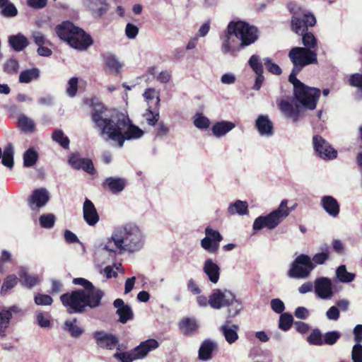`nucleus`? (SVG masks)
Listing matches in <instances>:
<instances>
[{
  "label": "nucleus",
  "mask_w": 362,
  "mask_h": 362,
  "mask_svg": "<svg viewBox=\"0 0 362 362\" xmlns=\"http://www.w3.org/2000/svg\"><path fill=\"white\" fill-rule=\"evenodd\" d=\"M90 105L93 107L92 120L105 141H111L121 148L126 140L137 139L144 135L143 130L133 124L128 117L112 114L95 99L90 101Z\"/></svg>",
  "instance_id": "nucleus-1"
},
{
  "label": "nucleus",
  "mask_w": 362,
  "mask_h": 362,
  "mask_svg": "<svg viewBox=\"0 0 362 362\" xmlns=\"http://www.w3.org/2000/svg\"><path fill=\"white\" fill-rule=\"evenodd\" d=\"M288 57L293 64L288 80L293 85L296 99L303 107L313 110L316 107L320 90L305 86L296 78V75L303 67L317 62V52L314 49L296 47L290 50Z\"/></svg>",
  "instance_id": "nucleus-2"
},
{
  "label": "nucleus",
  "mask_w": 362,
  "mask_h": 362,
  "mask_svg": "<svg viewBox=\"0 0 362 362\" xmlns=\"http://www.w3.org/2000/svg\"><path fill=\"white\" fill-rule=\"evenodd\" d=\"M110 238L119 254L137 252L142 249L145 243L143 231L134 223H127L115 228Z\"/></svg>",
  "instance_id": "nucleus-3"
},
{
  "label": "nucleus",
  "mask_w": 362,
  "mask_h": 362,
  "mask_svg": "<svg viewBox=\"0 0 362 362\" xmlns=\"http://www.w3.org/2000/svg\"><path fill=\"white\" fill-rule=\"evenodd\" d=\"M103 293L98 289L76 290L61 296L60 300L69 314L81 313L86 308L98 307Z\"/></svg>",
  "instance_id": "nucleus-4"
},
{
  "label": "nucleus",
  "mask_w": 362,
  "mask_h": 362,
  "mask_svg": "<svg viewBox=\"0 0 362 362\" xmlns=\"http://www.w3.org/2000/svg\"><path fill=\"white\" fill-rule=\"evenodd\" d=\"M209 305L214 309L229 306L228 315L232 317L238 315L242 310L240 301L237 300L233 293L228 290H214L209 297Z\"/></svg>",
  "instance_id": "nucleus-5"
},
{
  "label": "nucleus",
  "mask_w": 362,
  "mask_h": 362,
  "mask_svg": "<svg viewBox=\"0 0 362 362\" xmlns=\"http://www.w3.org/2000/svg\"><path fill=\"white\" fill-rule=\"evenodd\" d=\"M288 200L283 199L277 209L267 216H261L257 218L253 223V230H259L263 228L273 229L276 228L291 211L288 207Z\"/></svg>",
  "instance_id": "nucleus-6"
},
{
  "label": "nucleus",
  "mask_w": 362,
  "mask_h": 362,
  "mask_svg": "<svg viewBox=\"0 0 362 362\" xmlns=\"http://www.w3.org/2000/svg\"><path fill=\"white\" fill-rule=\"evenodd\" d=\"M228 30L230 33H233L244 47L254 43L258 38L257 29L242 21L230 22Z\"/></svg>",
  "instance_id": "nucleus-7"
},
{
  "label": "nucleus",
  "mask_w": 362,
  "mask_h": 362,
  "mask_svg": "<svg viewBox=\"0 0 362 362\" xmlns=\"http://www.w3.org/2000/svg\"><path fill=\"white\" fill-rule=\"evenodd\" d=\"M316 23L314 15L308 11L299 8L293 12L291 19V28L298 35L306 33L308 27H313Z\"/></svg>",
  "instance_id": "nucleus-8"
},
{
  "label": "nucleus",
  "mask_w": 362,
  "mask_h": 362,
  "mask_svg": "<svg viewBox=\"0 0 362 362\" xmlns=\"http://www.w3.org/2000/svg\"><path fill=\"white\" fill-rule=\"evenodd\" d=\"M315 268L311 258L307 255L298 256L292 263L288 275L291 278L305 279Z\"/></svg>",
  "instance_id": "nucleus-9"
},
{
  "label": "nucleus",
  "mask_w": 362,
  "mask_h": 362,
  "mask_svg": "<svg viewBox=\"0 0 362 362\" xmlns=\"http://www.w3.org/2000/svg\"><path fill=\"white\" fill-rule=\"evenodd\" d=\"M118 253L110 238L105 243L100 245L95 249L93 258L97 266L101 267L107 263L110 258L115 257Z\"/></svg>",
  "instance_id": "nucleus-10"
},
{
  "label": "nucleus",
  "mask_w": 362,
  "mask_h": 362,
  "mask_svg": "<svg viewBox=\"0 0 362 362\" xmlns=\"http://www.w3.org/2000/svg\"><path fill=\"white\" fill-rule=\"evenodd\" d=\"M206 236L201 240V246L211 253H216L219 247V243L223 237L220 233L208 226L205 229Z\"/></svg>",
  "instance_id": "nucleus-11"
},
{
  "label": "nucleus",
  "mask_w": 362,
  "mask_h": 362,
  "mask_svg": "<svg viewBox=\"0 0 362 362\" xmlns=\"http://www.w3.org/2000/svg\"><path fill=\"white\" fill-rule=\"evenodd\" d=\"M314 290L316 296L321 299H330L336 291L332 281L327 277H319L315 280Z\"/></svg>",
  "instance_id": "nucleus-12"
},
{
  "label": "nucleus",
  "mask_w": 362,
  "mask_h": 362,
  "mask_svg": "<svg viewBox=\"0 0 362 362\" xmlns=\"http://www.w3.org/2000/svg\"><path fill=\"white\" fill-rule=\"evenodd\" d=\"M313 146L318 156L325 160L337 158V151L334 150L323 138L315 136L313 139Z\"/></svg>",
  "instance_id": "nucleus-13"
},
{
  "label": "nucleus",
  "mask_w": 362,
  "mask_h": 362,
  "mask_svg": "<svg viewBox=\"0 0 362 362\" xmlns=\"http://www.w3.org/2000/svg\"><path fill=\"white\" fill-rule=\"evenodd\" d=\"M74 30L67 42L74 49L79 50L86 49L92 44L90 37L78 27H75Z\"/></svg>",
  "instance_id": "nucleus-14"
},
{
  "label": "nucleus",
  "mask_w": 362,
  "mask_h": 362,
  "mask_svg": "<svg viewBox=\"0 0 362 362\" xmlns=\"http://www.w3.org/2000/svg\"><path fill=\"white\" fill-rule=\"evenodd\" d=\"M93 338L97 345L102 349L112 350L117 348L119 349L118 339L112 334L104 331H97L93 333Z\"/></svg>",
  "instance_id": "nucleus-15"
},
{
  "label": "nucleus",
  "mask_w": 362,
  "mask_h": 362,
  "mask_svg": "<svg viewBox=\"0 0 362 362\" xmlns=\"http://www.w3.org/2000/svg\"><path fill=\"white\" fill-rule=\"evenodd\" d=\"M49 199L48 191L45 188L34 190L28 199V203L32 210H38L45 206Z\"/></svg>",
  "instance_id": "nucleus-16"
},
{
  "label": "nucleus",
  "mask_w": 362,
  "mask_h": 362,
  "mask_svg": "<svg viewBox=\"0 0 362 362\" xmlns=\"http://www.w3.org/2000/svg\"><path fill=\"white\" fill-rule=\"evenodd\" d=\"M243 47L241 43L236 40L233 33H230L228 30L221 37V51L226 54L234 56Z\"/></svg>",
  "instance_id": "nucleus-17"
},
{
  "label": "nucleus",
  "mask_w": 362,
  "mask_h": 362,
  "mask_svg": "<svg viewBox=\"0 0 362 362\" xmlns=\"http://www.w3.org/2000/svg\"><path fill=\"white\" fill-rule=\"evenodd\" d=\"M83 214L84 220L90 226H95L99 221V215L94 204L87 198L83 203Z\"/></svg>",
  "instance_id": "nucleus-18"
},
{
  "label": "nucleus",
  "mask_w": 362,
  "mask_h": 362,
  "mask_svg": "<svg viewBox=\"0 0 362 362\" xmlns=\"http://www.w3.org/2000/svg\"><path fill=\"white\" fill-rule=\"evenodd\" d=\"M203 272L211 283L216 284L218 281L221 269L212 259H206L204 261Z\"/></svg>",
  "instance_id": "nucleus-19"
},
{
  "label": "nucleus",
  "mask_w": 362,
  "mask_h": 362,
  "mask_svg": "<svg viewBox=\"0 0 362 362\" xmlns=\"http://www.w3.org/2000/svg\"><path fill=\"white\" fill-rule=\"evenodd\" d=\"M114 306L117 309V314L119 315V321L126 323L128 320H132L134 317L131 307L125 304L123 300L117 298L114 301Z\"/></svg>",
  "instance_id": "nucleus-20"
},
{
  "label": "nucleus",
  "mask_w": 362,
  "mask_h": 362,
  "mask_svg": "<svg viewBox=\"0 0 362 362\" xmlns=\"http://www.w3.org/2000/svg\"><path fill=\"white\" fill-rule=\"evenodd\" d=\"M159 346V343L154 339H148L142 341L139 346L134 348V352H136L139 359L144 358L149 352L156 349Z\"/></svg>",
  "instance_id": "nucleus-21"
},
{
  "label": "nucleus",
  "mask_w": 362,
  "mask_h": 362,
  "mask_svg": "<svg viewBox=\"0 0 362 362\" xmlns=\"http://www.w3.org/2000/svg\"><path fill=\"white\" fill-rule=\"evenodd\" d=\"M255 126L262 136H271L274 134L273 124L267 115H259L256 119Z\"/></svg>",
  "instance_id": "nucleus-22"
},
{
  "label": "nucleus",
  "mask_w": 362,
  "mask_h": 362,
  "mask_svg": "<svg viewBox=\"0 0 362 362\" xmlns=\"http://www.w3.org/2000/svg\"><path fill=\"white\" fill-rule=\"evenodd\" d=\"M278 106L280 110L288 117L293 118V121H296L300 112V107L286 99H281L278 102Z\"/></svg>",
  "instance_id": "nucleus-23"
},
{
  "label": "nucleus",
  "mask_w": 362,
  "mask_h": 362,
  "mask_svg": "<svg viewBox=\"0 0 362 362\" xmlns=\"http://www.w3.org/2000/svg\"><path fill=\"white\" fill-rule=\"evenodd\" d=\"M238 325L232 324L230 321L226 322L221 327V331L223 333L226 341L230 344L235 342L238 340Z\"/></svg>",
  "instance_id": "nucleus-24"
},
{
  "label": "nucleus",
  "mask_w": 362,
  "mask_h": 362,
  "mask_svg": "<svg viewBox=\"0 0 362 362\" xmlns=\"http://www.w3.org/2000/svg\"><path fill=\"white\" fill-rule=\"evenodd\" d=\"M235 127V123L223 120L214 123L211 127V132L214 136L220 138L230 132Z\"/></svg>",
  "instance_id": "nucleus-25"
},
{
  "label": "nucleus",
  "mask_w": 362,
  "mask_h": 362,
  "mask_svg": "<svg viewBox=\"0 0 362 362\" xmlns=\"http://www.w3.org/2000/svg\"><path fill=\"white\" fill-rule=\"evenodd\" d=\"M321 204L327 213L333 217L338 216L339 205L337 201L332 196H325L321 199Z\"/></svg>",
  "instance_id": "nucleus-26"
},
{
  "label": "nucleus",
  "mask_w": 362,
  "mask_h": 362,
  "mask_svg": "<svg viewBox=\"0 0 362 362\" xmlns=\"http://www.w3.org/2000/svg\"><path fill=\"white\" fill-rule=\"evenodd\" d=\"M75 27L72 23L66 21L56 27V33L60 39L68 42L75 31Z\"/></svg>",
  "instance_id": "nucleus-27"
},
{
  "label": "nucleus",
  "mask_w": 362,
  "mask_h": 362,
  "mask_svg": "<svg viewBox=\"0 0 362 362\" xmlns=\"http://www.w3.org/2000/svg\"><path fill=\"white\" fill-rule=\"evenodd\" d=\"M64 329L74 338L80 337L84 332V329L78 325L76 319L67 320L64 322Z\"/></svg>",
  "instance_id": "nucleus-28"
},
{
  "label": "nucleus",
  "mask_w": 362,
  "mask_h": 362,
  "mask_svg": "<svg viewBox=\"0 0 362 362\" xmlns=\"http://www.w3.org/2000/svg\"><path fill=\"white\" fill-rule=\"evenodd\" d=\"M143 96L145 101L147 103L148 107H150V108L158 107L160 103V94L155 88H146L143 93Z\"/></svg>",
  "instance_id": "nucleus-29"
},
{
  "label": "nucleus",
  "mask_w": 362,
  "mask_h": 362,
  "mask_svg": "<svg viewBox=\"0 0 362 362\" xmlns=\"http://www.w3.org/2000/svg\"><path fill=\"white\" fill-rule=\"evenodd\" d=\"M8 42L10 46L17 52L22 51L28 45V40L23 34L11 35L8 37Z\"/></svg>",
  "instance_id": "nucleus-30"
},
{
  "label": "nucleus",
  "mask_w": 362,
  "mask_h": 362,
  "mask_svg": "<svg viewBox=\"0 0 362 362\" xmlns=\"http://www.w3.org/2000/svg\"><path fill=\"white\" fill-rule=\"evenodd\" d=\"M19 276L21 285L29 288L38 284L40 281V276L29 274L25 269L20 271Z\"/></svg>",
  "instance_id": "nucleus-31"
},
{
  "label": "nucleus",
  "mask_w": 362,
  "mask_h": 362,
  "mask_svg": "<svg viewBox=\"0 0 362 362\" xmlns=\"http://www.w3.org/2000/svg\"><path fill=\"white\" fill-rule=\"evenodd\" d=\"M12 311H16V307H12L8 310L0 308V335L1 336H5L6 329L8 327L11 318Z\"/></svg>",
  "instance_id": "nucleus-32"
},
{
  "label": "nucleus",
  "mask_w": 362,
  "mask_h": 362,
  "mask_svg": "<svg viewBox=\"0 0 362 362\" xmlns=\"http://www.w3.org/2000/svg\"><path fill=\"white\" fill-rule=\"evenodd\" d=\"M179 328L182 334L188 335L197 331L198 325L195 319L186 317L180 320Z\"/></svg>",
  "instance_id": "nucleus-33"
},
{
  "label": "nucleus",
  "mask_w": 362,
  "mask_h": 362,
  "mask_svg": "<svg viewBox=\"0 0 362 362\" xmlns=\"http://www.w3.org/2000/svg\"><path fill=\"white\" fill-rule=\"evenodd\" d=\"M125 185V180L122 178L108 177L104 182V186L107 187L112 193H118L122 191Z\"/></svg>",
  "instance_id": "nucleus-34"
},
{
  "label": "nucleus",
  "mask_w": 362,
  "mask_h": 362,
  "mask_svg": "<svg viewBox=\"0 0 362 362\" xmlns=\"http://www.w3.org/2000/svg\"><path fill=\"white\" fill-rule=\"evenodd\" d=\"M89 9L95 16L100 17L109 9V6L104 0H95L88 6Z\"/></svg>",
  "instance_id": "nucleus-35"
},
{
  "label": "nucleus",
  "mask_w": 362,
  "mask_h": 362,
  "mask_svg": "<svg viewBox=\"0 0 362 362\" xmlns=\"http://www.w3.org/2000/svg\"><path fill=\"white\" fill-rule=\"evenodd\" d=\"M248 205L246 202L238 200L229 205L228 211L230 215L238 214L240 216L247 214Z\"/></svg>",
  "instance_id": "nucleus-36"
},
{
  "label": "nucleus",
  "mask_w": 362,
  "mask_h": 362,
  "mask_svg": "<svg viewBox=\"0 0 362 362\" xmlns=\"http://www.w3.org/2000/svg\"><path fill=\"white\" fill-rule=\"evenodd\" d=\"M336 276L340 282L348 284L354 280L356 274L347 272L345 265H341L336 269Z\"/></svg>",
  "instance_id": "nucleus-37"
},
{
  "label": "nucleus",
  "mask_w": 362,
  "mask_h": 362,
  "mask_svg": "<svg viewBox=\"0 0 362 362\" xmlns=\"http://www.w3.org/2000/svg\"><path fill=\"white\" fill-rule=\"evenodd\" d=\"M215 348L216 344L211 341L203 342L199 351V358L204 361L210 359L212 351Z\"/></svg>",
  "instance_id": "nucleus-38"
},
{
  "label": "nucleus",
  "mask_w": 362,
  "mask_h": 362,
  "mask_svg": "<svg viewBox=\"0 0 362 362\" xmlns=\"http://www.w3.org/2000/svg\"><path fill=\"white\" fill-rule=\"evenodd\" d=\"M2 164L11 169L13 166V147L11 144H8L2 152Z\"/></svg>",
  "instance_id": "nucleus-39"
},
{
  "label": "nucleus",
  "mask_w": 362,
  "mask_h": 362,
  "mask_svg": "<svg viewBox=\"0 0 362 362\" xmlns=\"http://www.w3.org/2000/svg\"><path fill=\"white\" fill-rule=\"evenodd\" d=\"M302 35V42L304 45L303 48L314 49L317 52V40L315 36L310 32L304 33Z\"/></svg>",
  "instance_id": "nucleus-40"
},
{
  "label": "nucleus",
  "mask_w": 362,
  "mask_h": 362,
  "mask_svg": "<svg viewBox=\"0 0 362 362\" xmlns=\"http://www.w3.org/2000/svg\"><path fill=\"white\" fill-rule=\"evenodd\" d=\"M114 357L120 362H132L139 360L136 352H134V349L129 351H117L114 354Z\"/></svg>",
  "instance_id": "nucleus-41"
},
{
  "label": "nucleus",
  "mask_w": 362,
  "mask_h": 362,
  "mask_svg": "<svg viewBox=\"0 0 362 362\" xmlns=\"http://www.w3.org/2000/svg\"><path fill=\"white\" fill-rule=\"evenodd\" d=\"M40 71L37 69L34 68L23 71L19 76V81L21 83H27L39 77Z\"/></svg>",
  "instance_id": "nucleus-42"
},
{
  "label": "nucleus",
  "mask_w": 362,
  "mask_h": 362,
  "mask_svg": "<svg viewBox=\"0 0 362 362\" xmlns=\"http://www.w3.org/2000/svg\"><path fill=\"white\" fill-rule=\"evenodd\" d=\"M118 272L124 273V268L121 263H114L112 265L107 266L102 272L107 279L117 277Z\"/></svg>",
  "instance_id": "nucleus-43"
},
{
  "label": "nucleus",
  "mask_w": 362,
  "mask_h": 362,
  "mask_svg": "<svg viewBox=\"0 0 362 362\" xmlns=\"http://www.w3.org/2000/svg\"><path fill=\"white\" fill-rule=\"evenodd\" d=\"M105 63L111 72L118 73L122 67V64L112 54L105 56Z\"/></svg>",
  "instance_id": "nucleus-44"
},
{
  "label": "nucleus",
  "mask_w": 362,
  "mask_h": 362,
  "mask_svg": "<svg viewBox=\"0 0 362 362\" xmlns=\"http://www.w3.org/2000/svg\"><path fill=\"white\" fill-rule=\"evenodd\" d=\"M194 125L199 129H207L210 126V120L202 113H197L193 117Z\"/></svg>",
  "instance_id": "nucleus-45"
},
{
  "label": "nucleus",
  "mask_w": 362,
  "mask_h": 362,
  "mask_svg": "<svg viewBox=\"0 0 362 362\" xmlns=\"http://www.w3.org/2000/svg\"><path fill=\"white\" fill-rule=\"evenodd\" d=\"M38 158L37 152L33 148H29L23 154V165L25 167L34 165Z\"/></svg>",
  "instance_id": "nucleus-46"
},
{
  "label": "nucleus",
  "mask_w": 362,
  "mask_h": 362,
  "mask_svg": "<svg viewBox=\"0 0 362 362\" xmlns=\"http://www.w3.org/2000/svg\"><path fill=\"white\" fill-rule=\"evenodd\" d=\"M18 122L19 127L24 132H33L35 129L34 121L25 115H19Z\"/></svg>",
  "instance_id": "nucleus-47"
},
{
  "label": "nucleus",
  "mask_w": 362,
  "mask_h": 362,
  "mask_svg": "<svg viewBox=\"0 0 362 362\" xmlns=\"http://www.w3.org/2000/svg\"><path fill=\"white\" fill-rule=\"evenodd\" d=\"M144 117L149 125L154 126L159 119L158 108L148 107L146 112L144 114Z\"/></svg>",
  "instance_id": "nucleus-48"
},
{
  "label": "nucleus",
  "mask_w": 362,
  "mask_h": 362,
  "mask_svg": "<svg viewBox=\"0 0 362 362\" xmlns=\"http://www.w3.org/2000/svg\"><path fill=\"white\" fill-rule=\"evenodd\" d=\"M248 64L256 74H263L262 64L258 55H252L248 61Z\"/></svg>",
  "instance_id": "nucleus-49"
},
{
  "label": "nucleus",
  "mask_w": 362,
  "mask_h": 362,
  "mask_svg": "<svg viewBox=\"0 0 362 362\" xmlns=\"http://www.w3.org/2000/svg\"><path fill=\"white\" fill-rule=\"evenodd\" d=\"M35 318L38 325L41 327L49 328L51 327L50 315L48 313H37Z\"/></svg>",
  "instance_id": "nucleus-50"
},
{
  "label": "nucleus",
  "mask_w": 362,
  "mask_h": 362,
  "mask_svg": "<svg viewBox=\"0 0 362 362\" xmlns=\"http://www.w3.org/2000/svg\"><path fill=\"white\" fill-rule=\"evenodd\" d=\"M293 317L288 313H283L279 317V327L284 331L288 330L293 323Z\"/></svg>",
  "instance_id": "nucleus-51"
},
{
  "label": "nucleus",
  "mask_w": 362,
  "mask_h": 362,
  "mask_svg": "<svg viewBox=\"0 0 362 362\" xmlns=\"http://www.w3.org/2000/svg\"><path fill=\"white\" fill-rule=\"evenodd\" d=\"M52 139L54 141L59 144L63 148H67L69 147V139L64 135L62 131L56 130L52 134Z\"/></svg>",
  "instance_id": "nucleus-52"
},
{
  "label": "nucleus",
  "mask_w": 362,
  "mask_h": 362,
  "mask_svg": "<svg viewBox=\"0 0 362 362\" xmlns=\"http://www.w3.org/2000/svg\"><path fill=\"white\" fill-rule=\"evenodd\" d=\"M41 227L44 228H51L55 223V216L52 214H43L39 218Z\"/></svg>",
  "instance_id": "nucleus-53"
},
{
  "label": "nucleus",
  "mask_w": 362,
  "mask_h": 362,
  "mask_svg": "<svg viewBox=\"0 0 362 362\" xmlns=\"http://www.w3.org/2000/svg\"><path fill=\"white\" fill-rule=\"evenodd\" d=\"M1 13L5 17H14L17 15L18 11L13 4L8 1L1 8Z\"/></svg>",
  "instance_id": "nucleus-54"
},
{
  "label": "nucleus",
  "mask_w": 362,
  "mask_h": 362,
  "mask_svg": "<svg viewBox=\"0 0 362 362\" xmlns=\"http://www.w3.org/2000/svg\"><path fill=\"white\" fill-rule=\"evenodd\" d=\"M308 341L310 344L317 346L323 344V337L321 332L317 329L313 330L308 337Z\"/></svg>",
  "instance_id": "nucleus-55"
},
{
  "label": "nucleus",
  "mask_w": 362,
  "mask_h": 362,
  "mask_svg": "<svg viewBox=\"0 0 362 362\" xmlns=\"http://www.w3.org/2000/svg\"><path fill=\"white\" fill-rule=\"evenodd\" d=\"M18 62L15 59H9L4 64V70L8 74H13L18 71Z\"/></svg>",
  "instance_id": "nucleus-56"
},
{
  "label": "nucleus",
  "mask_w": 362,
  "mask_h": 362,
  "mask_svg": "<svg viewBox=\"0 0 362 362\" xmlns=\"http://www.w3.org/2000/svg\"><path fill=\"white\" fill-rule=\"evenodd\" d=\"M78 79L77 77H72L69 80L66 87V93L70 97L76 95L78 90Z\"/></svg>",
  "instance_id": "nucleus-57"
},
{
  "label": "nucleus",
  "mask_w": 362,
  "mask_h": 362,
  "mask_svg": "<svg viewBox=\"0 0 362 362\" xmlns=\"http://www.w3.org/2000/svg\"><path fill=\"white\" fill-rule=\"evenodd\" d=\"M35 303L38 305H49L53 300L49 295L37 293L34 298Z\"/></svg>",
  "instance_id": "nucleus-58"
},
{
  "label": "nucleus",
  "mask_w": 362,
  "mask_h": 362,
  "mask_svg": "<svg viewBox=\"0 0 362 362\" xmlns=\"http://www.w3.org/2000/svg\"><path fill=\"white\" fill-rule=\"evenodd\" d=\"M263 61L267 69L272 74L279 75L281 73V69L279 65L275 64L270 58H265Z\"/></svg>",
  "instance_id": "nucleus-59"
},
{
  "label": "nucleus",
  "mask_w": 362,
  "mask_h": 362,
  "mask_svg": "<svg viewBox=\"0 0 362 362\" xmlns=\"http://www.w3.org/2000/svg\"><path fill=\"white\" fill-rule=\"evenodd\" d=\"M329 255V250L327 248L325 251L315 254L311 260L315 265L322 264L328 259Z\"/></svg>",
  "instance_id": "nucleus-60"
},
{
  "label": "nucleus",
  "mask_w": 362,
  "mask_h": 362,
  "mask_svg": "<svg viewBox=\"0 0 362 362\" xmlns=\"http://www.w3.org/2000/svg\"><path fill=\"white\" fill-rule=\"evenodd\" d=\"M340 334L338 332H327L323 337V344L332 345L339 339Z\"/></svg>",
  "instance_id": "nucleus-61"
},
{
  "label": "nucleus",
  "mask_w": 362,
  "mask_h": 362,
  "mask_svg": "<svg viewBox=\"0 0 362 362\" xmlns=\"http://www.w3.org/2000/svg\"><path fill=\"white\" fill-rule=\"evenodd\" d=\"M32 37L35 43L39 47L41 45H49V40H47L45 36L39 31H35L32 33Z\"/></svg>",
  "instance_id": "nucleus-62"
},
{
  "label": "nucleus",
  "mask_w": 362,
  "mask_h": 362,
  "mask_svg": "<svg viewBox=\"0 0 362 362\" xmlns=\"http://www.w3.org/2000/svg\"><path fill=\"white\" fill-rule=\"evenodd\" d=\"M351 359L353 362H362V345L356 344L351 351Z\"/></svg>",
  "instance_id": "nucleus-63"
},
{
  "label": "nucleus",
  "mask_w": 362,
  "mask_h": 362,
  "mask_svg": "<svg viewBox=\"0 0 362 362\" xmlns=\"http://www.w3.org/2000/svg\"><path fill=\"white\" fill-rule=\"evenodd\" d=\"M17 284V278L15 276H8L1 287L2 292H6L11 288H13Z\"/></svg>",
  "instance_id": "nucleus-64"
}]
</instances>
